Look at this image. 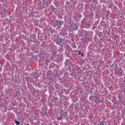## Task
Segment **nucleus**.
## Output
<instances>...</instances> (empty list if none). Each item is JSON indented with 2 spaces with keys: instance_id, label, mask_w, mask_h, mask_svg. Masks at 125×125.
Instances as JSON below:
<instances>
[{
  "instance_id": "obj_2",
  "label": "nucleus",
  "mask_w": 125,
  "mask_h": 125,
  "mask_svg": "<svg viewBox=\"0 0 125 125\" xmlns=\"http://www.w3.org/2000/svg\"><path fill=\"white\" fill-rule=\"evenodd\" d=\"M122 74H123V72L121 71V70L117 71V72L116 73V75H117L118 77H120V76H122Z\"/></svg>"
},
{
  "instance_id": "obj_8",
  "label": "nucleus",
  "mask_w": 125,
  "mask_h": 125,
  "mask_svg": "<svg viewBox=\"0 0 125 125\" xmlns=\"http://www.w3.org/2000/svg\"><path fill=\"white\" fill-rule=\"evenodd\" d=\"M62 116H61L59 118H57V120L58 121H60V120H62Z\"/></svg>"
},
{
  "instance_id": "obj_1",
  "label": "nucleus",
  "mask_w": 125,
  "mask_h": 125,
  "mask_svg": "<svg viewBox=\"0 0 125 125\" xmlns=\"http://www.w3.org/2000/svg\"><path fill=\"white\" fill-rule=\"evenodd\" d=\"M78 24L77 23H72L70 25V28L73 30H78Z\"/></svg>"
},
{
  "instance_id": "obj_4",
  "label": "nucleus",
  "mask_w": 125,
  "mask_h": 125,
  "mask_svg": "<svg viewBox=\"0 0 125 125\" xmlns=\"http://www.w3.org/2000/svg\"><path fill=\"white\" fill-rule=\"evenodd\" d=\"M100 125H105V122L104 121H101L100 123Z\"/></svg>"
},
{
  "instance_id": "obj_9",
  "label": "nucleus",
  "mask_w": 125,
  "mask_h": 125,
  "mask_svg": "<svg viewBox=\"0 0 125 125\" xmlns=\"http://www.w3.org/2000/svg\"><path fill=\"white\" fill-rule=\"evenodd\" d=\"M43 2H45V0H42Z\"/></svg>"
},
{
  "instance_id": "obj_11",
  "label": "nucleus",
  "mask_w": 125,
  "mask_h": 125,
  "mask_svg": "<svg viewBox=\"0 0 125 125\" xmlns=\"http://www.w3.org/2000/svg\"><path fill=\"white\" fill-rule=\"evenodd\" d=\"M124 93H125V90H123Z\"/></svg>"
},
{
  "instance_id": "obj_3",
  "label": "nucleus",
  "mask_w": 125,
  "mask_h": 125,
  "mask_svg": "<svg viewBox=\"0 0 125 125\" xmlns=\"http://www.w3.org/2000/svg\"><path fill=\"white\" fill-rule=\"evenodd\" d=\"M42 114L43 115V116H46V110H43L42 111Z\"/></svg>"
},
{
  "instance_id": "obj_7",
  "label": "nucleus",
  "mask_w": 125,
  "mask_h": 125,
  "mask_svg": "<svg viewBox=\"0 0 125 125\" xmlns=\"http://www.w3.org/2000/svg\"><path fill=\"white\" fill-rule=\"evenodd\" d=\"M108 88H109V90H110V91H112V90L113 89V86L109 87Z\"/></svg>"
},
{
  "instance_id": "obj_5",
  "label": "nucleus",
  "mask_w": 125,
  "mask_h": 125,
  "mask_svg": "<svg viewBox=\"0 0 125 125\" xmlns=\"http://www.w3.org/2000/svg\"><path fill=\"white\" fill-rule=\"evenodd\" d=\"M15 123H16V125H20V122L17 121V120L15 121Z\"/></svg>"
},
{
  "instance_id": "obj_10",
  "label": "nucleus",
  "mask_w": 125,
  "mask_h": 125,
  "mask_svg": "<svg viewBox=\"0 0 125 125\" xmlns=\"http://www.w3.org/2000/svg\"><path fill=\"white\" fill-rule=\"evenodd\" d=\"M83 53H82L81 54V56H83Z\"/></svg>"
},
{
  "instance_id": "obj_6",
  "label": "nucleus",
  "mask_w": 125,
  "mask_h": 125,
  "mask_svg": "<svg viewBox=\"0 0 125 125\" xmlns=\"http://www.w3.org/2000/svg\"><path fill=\"white\" fill-rule=\"evenodd\" d=\"M95 98L96 99V102L97 101L98 103H100V102H101V100L96 99V97H95Z\"/></svg>"
},
{
  "instance_id": "obj_12",
  "label": "nucleus",
  "mask_w": 125,
  "mask_h": 125,
  "mask_svg": "<svg viewBox=\"0 0 125 125\" xmlns=\"http://www.w3.org/2000/svg\"><path fill=\"white\" fill-rule=\"evenodd\" d=\"M39 1L40 2V3H42V1L40 0Z\"/></svg>"
}]
</instances>
